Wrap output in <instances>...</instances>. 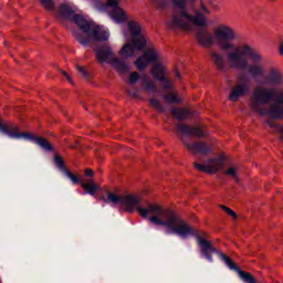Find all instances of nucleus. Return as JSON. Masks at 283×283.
<instances>
[{
  "instance_id": "6ab92c4d",
  "label": "nucleus",
  "mask_w": 283,
  "mask_h": 283,
  "mask_svg": "<svg viewBox=\"0 0 283 283\" xmlns=\"http://www.w3.org/2000/svg\"><path fill=\"white\" fill-rule=\"evenodd\" d=\"M82 189H84V193H88V196H96L98 191V185L93 179L88 180L87 182H81Z\"/></svg>"
},
{
  "instance_id": "ddd939ff",
  "label": "nucleus",
  "mask_w": 283,
  "mask_h": 283,
  "mask_svg": "<svg viewBox=\"0 0 283 283\" xmlns=\"http://www.w3.org/2000/svg\"><path fill=\"white\" fill-rule=\"evenodd\" d=\"M158 59H159L158 51L154 46H150L144 52L143 56H139L135 61V65L137 70H145L149 63H156Z\"/></svg>"
},
{
  "instance_id": "c9c22d12",
  "label": "nucleus",
  "mask_w": 283,
  "mask_h": 283,
  "mask_svg": "<svg viewBox=\"0 0 283 283\" xmlns=\"http://www.w3.org/2000/svg\"><path fill=\"white\" fill-rule=\"evenodd\" d=\"M63 76H65V78L67 80L69 83H72V77H70V75L67 74V72L62 71Z\"/></svg>"
},
{
  "instance_id": "f704fd0d",
  "label": "nucleus",
  "mask_w": 283,
  "mask_h": 283,
  "mask_svg": "<svg viewBox=\"0 0 283 283\" xmlns=\"http://www.w3.org/2000/svg\"><path fill=\"white\" fill-rule=\"evenodd\" d=\"M277 52L279 55L283 59V40L279 43Z\"/></svg>"
},
{
  "instance_id": "dca6fc26",
  "label": "nucleus",
  "mask_w": 283,
  "mask_h": 283,
  "mask_svg": "<svg viewBox=\"0 0 283 283\" xmlns=\"http://www.w3.org/2000/svg\"><path fill=\"white\" fill-rule=\"evenodd\" d=\"M185 147L191 154H201V156H207V154H211L212 151L211 146L205 142L185 143Z\"/></svg>"
},
{
  "instance_id": "7ed1b4c3",
  "label": "nucleus",
  "mask_w": 283,
  "mask_h": 283,
  "mask_svg": "<svg viewBox=\"0 0 283 283\" xmlns=\"http://www.w3.org/2000/svg\"><path fill=\"white\" fill-rule=\"evenodd\" d=\"M172 6L179 13H174L171 19L166 23L168 30H185L191 32L193 25L196 28H207L209 20L207 15L211 14V10L205 4V0H199V7H196L198 0H170Z\"/></svg>"
},
{
  "instance_id": "2eb2a0df",
  "label": "nucleus",
  "mask_w": 283,
  "mask_h": 283,
  "mask_svg": "<svg viewBox=\"0 0 283 283\" xmlns=\"http://www.w3.org/2000/svg\"><path fill=\"white\" fill-rule=\"evenodd\" d=\"M178 132L185 134V136H193L195 138H205L209 135V133L202 130L200 126H189L181 124L177 127Z\"/></svg>"
},
{
  "instance_id": "f3484780",
  "label": "nucleus",
  "mask_w": 283,
  "mask_h": 283,
  "mask_svg": "<svg viewBox=\"0 0 283 283\" xmlns=\"http://www.w3.org/2000/svg\"><path fill=\"white\" fill-rule=\"evenodd\" d=\"M196 39L201 48H211V45H213V35H211L207 30L198 31Z\"/></svg>"
},
{
  "instance_id": "cd10ccee",
  "label": "nucleus",
  "mask_w": 283,
  "mask_h": 283,
  "mask_svg": "<svg viewBox=\"0 0 283 283\" xmlns=\"http://www.w3.org/2000/svg\"><path fill=\"white\" fill-rule=\"evenodd\" d=\"M226 176H230L233 180L238 182V170L234 167H230L224 171Z\"/></svg>"
},
{
  "instance_id": "9d476101",
  "label": "nucleus",
  "mask_w": 283,
  "mask_h": 283,
  "mask_svg": "<svg viewBox=\"0 0 283 283\" xmlns=\"http://www.w3.org/2000/svg\"><path fill=\"white\" fill-rule=\"evenodd\" d=\"M221 167H224V155H219L218 158H210L206 164L195 163V169L202 174H218Z\"/></svg>"
},
{
  "instance_id": "5701e85b",
  "label": "nucleus",
  "mask_w": 283,
  "mask_h": 283,
  "mask_svg": "<svg viewBox=\"0 0 283 283\" xmlns=\"http://www.w3.org/2000/svg\"><path fill=\"white\" fill-rule=\"evenodd\" d=\"M41 6L44 10H48L49 12H52L54 8H56V3L54 0H40Z\"/></svg>"
},
{
  "instance_id": "a878e982",
  "label": "nucleus",
  "mask_w": 283,
  "mask_h": 283,
  "mask_svg": "<svg viewBox=\"0 0 283 283\" xmlns=\"http://www.w3.org/2000/svg\"><path fill=\"white\" fill-rule=\"evenodd\" d=\"M65 175L67 176V178H70V180H72L73 185H78V182H83L81 177L72 174V171H70V170H66Z\"/></svg>"
},
{
  "instance_id": "4c0bfd02",
  "label": "nucleus",
  "mask_w": 283,
  "mask_h": 283,
  "mask_svg": "<svg viewBox=\"0 0 283 283\" xmlns=\"http://www.w3.org/2000/svg\"><path fill=\"white\" fill-rule=\"evenodd\" d=\"M279 134H281V139L283 140V126H276Z\"/></svg>"
},
{
  "instance_id": "423d86ee",
  "label": "nucleus",
  "mask_w": 283,
  "mask_h": 283,
  "mask_svg": "<svg viewBox=\"0 0 283 283\" xmlns=\"http://www.w3.org/2000/svg\"><path fill=\"white\" fill-rule=\"evenodd\" d=\"M0 132L8 134L10 138H25V140H32L45 151H54V147H52V144H50L48 139L34 136L31 133H21L20 128L12 125V123L0 122Z\"/></svg>"
},
{
  "instance_id": "1a4fd4ad",
  "label": "nucleus",
  "mask_w": 283,
  "mask_h": 283,
  "mask_svg": "<svg viewBox=\"0 0 283 283\" xmlns=\"http://www.w3.org/2000/svg\"><path fill=\"white\" fill-rule=\"evenodd\" d=\"M238 83L231 88L229 94V101L231 103H238L240 98H244V96H249L251 93V77L244 73H240L237 76Z\"/></svg>"
},
{
  "instance_id": "473e14b6",
  "label": "nucleus",
  "mask_w": 283,
  "mask_h": 283,
  "mask_svg": "<svg viewBox=\"0 0 283 283\" xmlns=\"http://www.w3.org/2000/svg\"><path fill=\"white\" fill-rule=\"evenodd\" d=\"M271 118H272V119H266V120H265V125H268L269 127H276L274 120H282V118H279V119L273 118V117H271Z\"/></svg>"
},
{
  "instance_id": "7c9ffc66",
  "label": "nucleus",
  "mask_w": 283,
  "mask_h": 283,
  "mask_svg": "<svg viewBox=\"0 0 283 283\" xmlns=\"http://www.w3.org/2000/svg\"><path fill=\"white\" fill-rule=\"evenodd\" d=\"M167 0H151V2L157 6V8H165Z\"/></svg>"
},
{
  "instance_id": "412c9836",
  "label": "nucleus",
  "mask_w": 283,
  "mask_h": 283,
  "mask_svg": "<svg viewBox=\"0 0 283 283\" xmlns=\"http://www.w3.org/2000/svg\"><path fill=\"white\" fill-rule=\"evenodd\" d=\"M171 115L177 120H185V118H187V116H189V111H187L185 108H172Z\"/></svg>"
},
{
  "instance_id": "bb28decb",
  "label": "nucleus",
  "mask_w": 283,
  "mask_h": 283,
  "mask_svg": "<svg viewBox=\"0 0 283 283\" xmlns=\"http://www.w3.org/2000/svg\"><path fill=\"white\" fill-rule=\"evenodd\" d=\"M219 207L220 209H222V211H224L228 216H230V218H233L234 220L238 219V214L231 208L222 205H220Z\"/></svg>"
},
{
  "instance_id": "f03ea898",
  "label": "nucleus",
  "mask_w": 283,
  "mask_h": 283,
  "mask_svg": "<svg viewBox=\"0 0 283 283\" xmlns=\"http://www.w3.org/2000/svg\"><path fill=\"white\" fill-rule=\"evenodd\" d=\"M213 36L218 46L228 53V63L232 70H248L250 76L258 81L264 78V66L262 63V53L253 49L249 43L235 46L232 41L238 39L235 29L228 24H219L213 30Z\"/></svg>"
},
{
  "instance_id": "9b49d317",
  "label": "nucleus",
  "mask_w": 283,
  "mask_h": 283,
  "mask_svg": "<svg viewBox=\"0 0 283 283\" xmlns=\"http://www.w3.org/2000/svg\"><path fill=\"white\" fill-rule=\"evenodd\" d=\"M120 0H106L105 8L108 12V15L115 23H126L127 21V13L123 8H119L118 4Z\"/></svg>"
},
{
  "instance_id": "6e6552de",
  "label": "nucleus",
  "mask_w": 283,
  "mask_h": 283,
  "mask_svg": "<svg viewBox=\"0 0 283 283\" xmlns=\"http://www.w3.org/2000/svg\"><path fill=\"white\" fill-rule=\"evenodd\" d=\"M95 59L98 61V63H111L113 67H115L116 72L118 74H126L128 72L129 67L125 62L120 61V59L116 57V54H114V51H112V48L109 44H104L95 52Z\"/></svg>"
},
{
  "instance_id": "2f4dec72",
  "label": "nucleus",
  "mask_w": 283,
  "mask_h": 283,
  "mask_svg": "<svg viewBox=\"0 0 283 283\" xmlns=\"http://www.w3.org/2000/svg\"><path fill=\"white\" fill-rule=\"evenodd\" d=\"M77 72L83 76V78H87V71L83 66H76Z\"/></svg>"
},
{
  "instance_id": "0eeeda50",
  "label": "nucleus",
  "mask_w": 283,
  "mask_h": 283,
  "mask_svg": "<svg viewBox=\"0 0 283 283\" xmlns=\"http://www.w3.org/2000/svg\"><path fill=\"white\" fill-rule=\"evenodd\" d=\"M196 239L198 245L201 249L202 255H205V258L208 259L209 262H213V253H218L219 258L222 260V262H224V264H227V266L231 271H240L235 262H233V260H231V258H229L227 254L218 252V249H216V247L211 244V241L206 240L201 235H196Z\"/></svg>"
},
{
  "instance_id": "f257e3e1",
  "label": "nucleus",
  "mask_w": 283,
  "mask_h": 283,
  "mask_svg": "<svg viewBox=\"0 0 283 283\" xmlns=\"http://www.w3.org/2000/svg\"><path fill=\"white\" fill-rule=\"evenodd\" d=\"M108 202H113V205H123L125 211L128 213H137L147 219L153 224H157V227H166L172 233L179 235V238H191V235H196V230L191 227L187 221L180 219L178 214L174 210L165 209L158 203H149L147 208L140 207V197L137 195H127V196H118L116 193L109 192Z\"/></svg>"
},
{
  "instance_id": "c85d7f7f",
  "label": "nucleus",
  "mask_w": 283,
  "mask_h": 283,
  "mask_svg": "<svg viewBox=\"0 0 283 283\" xmlns=\"http://www.w3.org/2000/svg\"><path fill=\"white\" fill-rule=\"evenodd\" d=\"M55 165L60 169H65V161H63V157H61L60 155H55Z\"/></svg>"
},
{
  "instance_id": "b1692460",
  "label": "nucleus",
  "mask_w": 283,
  "mask_h": 283,
  "mask_svg": "<svg viewBox=\"0 0 283 283\" xmlns=\"http://www.w3.org/2000/svg\"><path fill=\"white\" fill-rule=\"evenodd\" d=\"M240 277H242L247 283H255V279L249 272L240 271Z\"/></svg>"
},
{
  "instance_id": "72a5a7b5",
  "label": "nucleus",
  "mask_w": 283,
  "mask_h": 283,
  "mask_svg": "<svg viewBox=\"0 0 283 283\" xmlns=\"http://www.w3.org/2000/svg\"><path fill=\"white\" fill-rule=\"evenodd\" d=\"M84 175L88 178H94V170H92L91 168H86Z\"/></svg>"
},
{
  "instance_id": "e433bc0d",
  "label": "nucleus",
  "mask_w": 283,
  "mask_h": 283,
  "mask_svg": "<svg viewBox=\"0 0 283 283\" xmlns=\"http://www.w3.org/2000/svg\"><path fill=\"white\" fill-rule=\"evenodd\" d=\"M128 95H129V96H133V98H137L138 92H137L136 90H135L134 92L128 91Z\"/></svg>"
},
{
  "instance_id": "79ce46f5",
  "label": "nucleus",
  "mask_w": 283,
  "mask_h": 283,
  "mask_svg": "<svg viewBox=\"0 0 283 283\" xmlns=\"http://www.w3.org/2000/svg\"><path fill=\"white\" fill-rule=\"evenodd\" d=\"M0 283H1V281H0Z\"/></svg>"
},
{
  "instance_id": "f8f14e48",
  "label": "nucleus",
  "mask_w": 283,
  "mask_h": 283,
  "mask_svg": "<svg viewBox=\"0 0 283 283\" xmlns=\"http://www.w3.org/2000/svg\"><path fill=\"white\" fill-rule=\"evenodd\" d=\"M150 74L154 78L163 83V90H174V82L165 77V74H167V67L165 65L156 62L150 70Z\"/></svg>"
},
{
  "instance_id": "39448f33",
  "label": "nucleus",
  "mask_w": 283,
  "mask_h": 283,
  "mask_svg": "<svg viewBox=\"0 0 283 283\" xmlns=\"http://www.w3.org/2000/svg\"><path fill=\"white\" fill-rule=\"evenodd\" d=\"M128 32L130 33V43H126L119 50V56L123 59H132L136 56L137 52H143L147 48V38L142 33L143 28L140 23L130 20L127 23Z\"/></svg>"
},
{
  "instance_id": "58836bf2",
  "label": "nucleus",
  "mask_w": 283,
  "mask_h": 283,
  "mask_svg": "<svg viewBox=\"0 0 283 283\" xmlns=\"http://www.w3.org/2000/svg\"><path fill=\"white\" fill-rule=\"evenodd\" d=\"M176 76H177V78H182L179 71L176 72Z\"/></svg>"
},
{
  "instance_id": "c756f323",
  "label": "nucleus",
  "mask_w": 283,
  "mask_h": 283,
  "mask_svg": "<svg viewBox=\"0 0 283 283\" xmlns=\"http://www.w3.org/2000/svg\"><path fill=\"white\" fill-rule=\"evenodd\" d=\"M139 78H140V74H138V72H133L130 73V76H129V83L132 84L138 83Z\"/></svg>"
},
{
  "instance_id": "4468645a",
  "label": "nucleus",
  "mask_w": 283,
  "mask_h": 283,
  "mask_svg": "<svg viewBox=\"0 0 283 283\" xmlns=\"http://www.w3.org/2000/svg\"><path fill=\"white\" fill-rule=\"evenodd\" d=\"M262 83L263 85H270L271 87H279V85H283L282 70L275 66L270 67Z\"/></svg>"
},
{
  "instance_id": "a211bd4d",
  "label": "nucleus",
  "mask_w": 283,
  "mask_h": 283,
  "mask_svg": "<svg viewBox=\"0 0 283 283\" xmlns=\"http://www.w3.org/2000/svg\"><path fill=\"white\" fill-rule=\"evenodd\" d=\"M210 56L219 72H227L229 70V65H227V61H224L223 54H220L218 52H212Z\"/></svg>"
},
{
  "instance_id": "a19ab883",
  "label": "nucleus",
  "mask_w": 283,
  "mask_h": 283,
  "mask_svg": "<svg viewBox=\"0 0 283 283\" xmlns=\"http://www.w3.org/2000/svg\"><path fill=\"white\" fill-rule=\"evenodd\" d=\"M270 1H275V0H270Z\"/></svg>"
},
{
  "instance_id": "4be33fe9",
  "label": "nucleus",
  "mask_w": 283,
  "mask_h": 283,
  "mask_svg": "<svg viewBox=\"0 0 283 283\" xmlns=\"http://www.w3.org/2000/svg\"><path fill=\"white\" fill-rule=\"evenodd\" d=\"M163 98L168 105H172V103H181L180 98H178L175 93H167Z\"/></svg>"
},
{
  "instance_id": "ea45409f",
  "label": "nucleus",
  "mask_w": 283,
  "mask_h": 283,
  "mask_svg": "<svg viewBox=\"0 0 283 283\" xmlns=\"http://www.w3.org/2000/svg\"><path fill=\"white\" fill-rule=\"evenodd\" d=\"M201 235H202L203 238H207L208 233H207V232H202Z\"/></svg>"
},
{
  "instance_id": "393cba45",
  "label": "nucleus",
  "mask_w": 283,
  "mask_h": 283,
  "mask_svg": "<svg viewBox=\"0 0 283 283\" xmlns=\"http://www.w3.org/2000/svg\"><path fill=\"white\" fill-rule=\"evenodd\" d=\"M149 103H150V107H154L158 112H165V107L163 106V104H160L158 99L151 98Z\"/></svg>"
},
{
  "instance_id": "aec40b11",
  "label": "nucleus",
  "mask_w": 283,
  "mask_h": 283,
  "mask_svg": "<svg viewBox=\"0 0 283 283\" xmlns=\"http://www.w3.org/2000/svg\"><path fill=\"white\" fill-rule=\"evenodd\" d=\"M143 85L145 92H156V90H158L156 83H154V81H151V77L147 75L143 77Z\"/></svg>"
},
{
  "instance_id": "20e7f679",
  "label": "nucleus",
  "mask_w": 283,
  "mask_h": 283,
  "mask_svg": "<svg viewBox=\"0 0 283 283\" xmlns=\"http://www.w3.org/2000/svg\"><path fill=\"white\" fill-rule=\"evenodd\" d=\"M59 17L64 21H72L80 28L83 33L72 30V34L81 45H90V43H94V41L109 40V32L103 30V28L97 25L94 21L86 19L83 14H77L74 7L70 4L60 6Z\"/></svg>"
}]
</instances>
